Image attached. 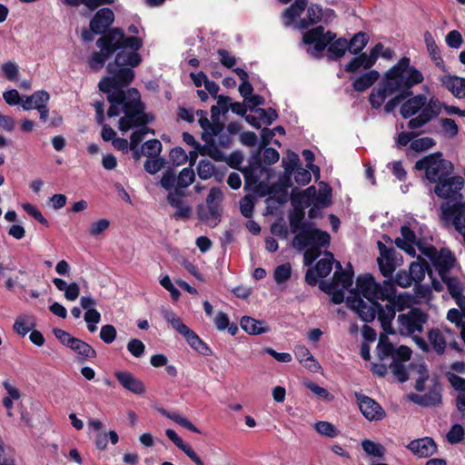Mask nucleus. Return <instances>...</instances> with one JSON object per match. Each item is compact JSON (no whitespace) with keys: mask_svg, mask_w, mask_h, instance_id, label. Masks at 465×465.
Masks as SVG:
<instances>
[{"mask_svg":"<svg viewBox=\"0 0 465 465\" xmlns=\"http://www.w3.org/2000/svg\"><path fill=\"white\" fill-rule=\"evenodd\" d=\"M99 52H94L89 58V65L92 70L97 72L104 62L114 53L116 55L113 62L106 66L108 76L99 82V89L106 94L107 101L111 104L107 115L118 116L121 112L124 114L121 117V128L128 129L132 126L129 123L142 120L139 104V92L135 88L128 86L134 78V68L142 62L137 51L142 46V40L135 36H125L121 29L115 28L103 35L96 41Z\"/></svg>","mask_w":465,"mask_h":465,"instance_id":"f257e3e1","label":"nucleus"},{"mask_svg":"<svg viewBox=\"0 0 465 465\" xmlns=\"http://www.w3.org/2000/svg\"><path fill=\"white\" fill-rule=\"evenodd\" d=\"M356 288L357 292H351L347 297L349 307L367 322L373 321L377 315L383 331L394 334L391 324L396 313L394 307L391 304L381 306L378 303V300L385 301L394 296L393 284L390 281L379 284L371 275L366 274L357 278Z\"/></svg>","mask_w":465,"mask_h":465,"instance_id":"f03ea898","label":"nucleus"},{"mask_svg":"<svg viewBox=\"0 0 465 465\" xmlns=\"http://www.w3.org/2000/svg\"><path fill=\"white\" fill-rule=\"evenodd\" d=\"M424 80L423 74L411 65L409 57H402L384 74L377 88L372 89L369 101L373 108H379L386 100L396 93L411 96V88Z\"/></svg>","mask_w":465,"mask_h":465,"instance_id":"7ed1b4c3","label":"nucleus"},{"mask_svg":"<svg viewBox=\"0 0 465 465\" xmlns=\"http://www.w3.org/2000/svg\"><path fill=\"white\" fill-rule=\"evenodd\" d=\"M336 38V34L331 31L324 32L322 26H317L306 32L303 35V43L307 45H314L313 52L315 54H321L328 46V56L336 60L342 57L346 51L349 50V44L345 38Z\"/></svg>","mask_w":465,"mask_h":465,"instance_id":"20e7f679","label":"nucleus"},{"mask_svg":"<svg viewBox=\"0 0 465 465\" xmlns=\"http://www.w3.org/2000/svg\"><path fill=\"white\" fill-rule=\"evenodd\" d=\"M415 169L425 171L426 178L430 183H437L449 175L451 163L442 158L441 153H435L417 161Z\"/></svg>","mask_w":465,"mask_h":465,"instance_id":"39448f33","label":"nucleus"},{"mask_svg":"<svg viewBox=\"0 0 465 465\" xmlns=\"http://www.w3.org/2000/svg\"><path fill=\"white\" fill-rule=\"evenodd\" d=\"M331 236L327 232L313 228L311 225H304L292 240V246L298 251L305 248H317L329 245Z\"/></svg>","mask_w":465,"mask_h":465,"instance_id":"423d86ee","label":"nucleus"},{"mask_svg":"<svg viewBox=\"0 0 465 465\" xmlns=\"http://www.w3.org/2000/svg\"><path fill=\"white\" fill-rule=\"evenodd\" d=\"M427 322L428 315L424 312L419 308H412L409 312L398 315L397 328H393L394 333L399 332L401 335L409 336L415 332H421Z\"/></svg>","mask_w":465,"mask_h":465,"instance_id":"0eeeda50","label":"nucleus"},{"mask_svg":"<svg viewBox=\"0 0 465 465\" xmlns=\"http://www.w3.org/2000/svg\"><path fill=\"white\" fill-rule=\"evenodd\" d=\"M388 333H381L379 338L377 346V355L380 361H383L385 359L391 357L392 361L401 362L407 361L411 359V350L404 345L395 349L391 342H390Z\"/></svg>","mask_w":465,"mask_h":465,"instance_id":"6e6552de","label":"nucleus"},{"mask_svg":"<svg viewBox=\"0 0 465 465\" xmlns=\"http://www.w3.org/2000/svg\"><path fill=\"white\" fill-rule=\"evenodd\" d=\"M442 110V103L435 96L430 97V104L420 114L408 122V128L415 130L422 127L432 119L436 118Z\"/></svg>","mask_w":465,"mask_h":465,"instance_id":"1a4fd4ad","label":"nucleus"},{"mask_svg":"<svg viewBox=\"0 0 465 465\" xmlns=\"http://www.w3.org/2000/svg\"><path fill=\"white\" fill-rule=\"evenodd\" d=\"M139 104H140L139 109L141 111V114L143 115V118L141 121L140 120L135 121V118L132 119L133 121H131V123H129L130 124H132V126L129 127L128 129H122L121 128V119L119 120V129L122 132H127L128 130H130L132 128L140 127L139 129L135 130L131 135V141H130V149L131 150H134V148L138 147L139 143L143 141V139L148 133H152L153 134H154L153 130H151L149 127L146 126V124L150 122V118L143 111L144 108H143V104L141 103L140 95H139Z\"/></svg>","mask_w":465,"mask_h":465,"instance_id":"9d476101","label":"nucleus"},{"mask_svg":"<svg viewBox=\"0 0 465 465\" xmlns=\"http://www.w3.org/2000/svg\"><path fill=\"white\" fill-rule=\"evenodd\" d=\"M380 257L377 259L381 272L384 277H391L398 263L397 251L393 247H387L381 242H378Z\"/></svg>","mask_w":465,"mask_h":465,"instance_id":"9b49d317","label":"nucleus"},{"mask_svg":"<svg viewBox=\"0 0 465 465\" xmlns=\"http://www.w3.org/2000/svg\"><path fill=\"white\" fill-rule=\"evenodd\" d=\"M422 254L426 255L434 262L441 276L453 267L455 262V258L449 250L442 249L438 252L434 247L427 246L422 250Z\"/></svg>","mask_w":465,"mask_h":465,"instance_id":"f8f14e48","label":"nucleus"},{"mask_svg":"<svg viewBox=\"0 0 465 465\" xmlns=\"http://www.w3.org/2000/svg\"><path fill=\"white\" fill-rule=\"evenodd\" d=\"M359 408L362 415L369 420H379L385 416V412L378 402L363 394L356 393Z\"/></svg>","mask_w":465,"mask_h":465,"instance_id":"ddd939ff","label":"nucleus"},{"mask_svg":"<svg viewBox=\"0 0 465 465\" xmlns=\"http://www.w3.org/2000/svg\"><path fill=\"white\" fill-rule=\"evenodd\" d=\"M437 183L434 192L439 197L444 199L454 197L464 184L463 178L460 176L445 177Z\"/></svg>","mask_w":465,"mask_h":465,"instance_id":"4468645a","label":"nucleus"},{"mask_svg":"<svg viewBox=\"0 0 465 465\" xmlns=\"http://www.w3.org/2000/svg\"><path fill=\"white\" fill-rule=\"evenodd\" d=\"M199 116V124L203 130L202 134V139L205 143L213 144V137L220 134L223 130V124L219 120L213 121L211 123L207 118V114L204 111L199 110L196 112Z\"/></svg>","mask_w":465,"mask_h":465,"instance_id":"2eb2a0df","label":"nucleus"},{"mask_svg":"<svg viewBox=\"0 0 465 465\" xmlns=\"http://www.w3.org/2000/svg\"><path fill=\"white\" fill-rule=\"evenodd\" d=\"M382 49H383V45L381 43H378L371 49L369 55L366 53H363L360 56L353 58L346 65L345 70L347 72H356L361 66L364 67L365 69L371 68L376 63V60L380 54V51Z\"/></svg>","mask_w":465,"mask_h":465,"instance_id":"dca6fc26","label":"nucleus"},{"mask_svg":"<svg viewBox=\"0 0 465 465\" xmlns=\"http://www.w3.org/2000/svg\"><path fill=\"white\" fill-rule=\"evenodd\" d=\"M401 237H398L395 240V244L404 250L407 253L411 255L415 254V247L417 246L419 251L422 252L427 246H424L420 241H417L416 235L412 230H411L407 226H402L401 229Z\"/></svg>","mask_w":465,"mask_h":465,"instance_id":"f3484780","label":"nucleus"},{"mask_svg":"<svg viewBox=\"0 0 465 465\" xmlns=\"http://www.w3.org/2000/svg\"><path fill=\"white\" fill-rule=\"evenodd\" d=\"M337 271L334 272L330 283H322L321 288L325 292H331V288L348 289L352 284L353 272L342 271L340 262H337Z\"/></svg>","mask_w":465,"mask_h":465,"instance_id":"a211bd4d","label":"nucleus"},{"mask_svg":"<svg viewBox=\"0 0 465 465\" xmlns=\"http://www.w3.org/2000/svg\"><path fill=\"white\" fill-rule=\"evenodd\" d=\"M114 12L109 8L100 9L90 22V29L94 34L100 35L114 22Z\"/></svg>","mask_w":465,"mask_h":465,"instance_id":"6ab92c4d","label":"nucleus"},{"mask_svg":"<svg viewBox=\"0 0 465 465\" xmlns=\"http://www.w3.org/2000/svg\"><path fill=\"white\" fill-rule=\"evenodd\" d=\"M429 104L430 98L428 99L425 94H418L405 101L400 112L403 118H410L428 106Z\"/></svg>","mask_w":465,"mask_h":465,"instance_id":"aec40b11","label":"nucleus"},{"mask_svg":"<svg viewBox=\"0 0 465 465\" xmlns=\"http://www.w3.org/2000/svg\"><path fill=\"white\" fill-rule=\"evenodd\" d=\"M408 449L420 458H426L437 451V446L431 438L425 437L411 441Z\"/></svg>","mask_w":465,"mask_h":465,"instance_id":"412c9836","label":"nucleus"},{"mask_svg":"<svg viewBox=\"0 0 465 465\" xmlns=\"http://www.w3.org/2000/svg\"><path fill=\"white\" fill-rule=\"evenodd\" d=\"M115 377L121 385L127 391L135 393V394H143L145 391V387L142 381L135 378L130 372L117 371L115 372Z\"/></svg>","mask_w":465,"mask_h":465,"instance_id":"4be33fe9","label":"nucleus"},{"mask_svg":"<svg viewBox=\"0 0 465 465\" xmlns=\"http://www.w3.org/2000/svg\"><path fill=\"white\" fill-rule=\"evenodd\" d=\"M441 389L435 384L428 393L423 395L411 394L410 399L423 407L436 406L441 401Z\"/></svg>","mask_w":465,"mask_h":465,"instance_id":"5701e85b","label":"nucleus"},{"mask_svg":"<svg viewBox=\"0 0 465 465\" xmlns=\"http://www.w3.org/2000/svg\"><path fill=\"white\" fill-rule=\"evenodd\" d=\"M441 84L455 97L465 98V79L453 75H443L440 78Z\"/></svg>","mask_w":465,"mask_h":465,"instance_id":"b1692460","label":"nucleus"},{"mask_svg":"<svg viewBox=\"0 0 465 465\" xmlns=\"http://www.w3.org/2000/svg\"><path fill=\"white\" fill-rule=\"evenodd\" d=\"M427 337L430 348L431 347L439 355L443 354L448 344V340L442 330H440V328H431L428 331Z\"/></svg>","mask_w":465,"mask_h":465,"instance_id":"393cba45","label":"nucleus"},{"mask_svg":"<svg viewBox=\"0 0 465 465\" xmlns=\"http://www.w3.org/2000/svg\"><path fill=\"white\" fill-rule=\"evenodd\" d=\"M183 141L190 145H193L195 150L202 155H209L215 160L221 159L220 151L214 146V144L206 143L204 145H201L197 143L194 137L189 133H183Z\"/></svg>","mask_w":465,"mask_h":465,"instance_id":"a878e982","label":"nucleus"},{"mask_svg":"<svg viewBox=\"0 0 465 465\" xmlns=\"http://www.w3.org/2000/svg\"><path fill=\"white\" fill-rule=\"evenodd\" d=\"M50 99V95L46 91H37L30 96H26L25 100L22 101V107L24 110H30L32 108L38 109L44 104H46Z\"/></svg>","mask_w":465,"mask_h":465,"instance_id":"bb28decb","label":"nucleus"},{"mask_svg":"<svg viewBox=\"0 0 465 465\" xmlns=\"http://www.w3.org/2000/svg\"><path fill=\"white\" fill-rule=\"evenodd\" d=\"M241 327L252 335H259L268 331V328L263 321H258L249 316L242 318Z\"/></svg>","mask_w":465,"mask_h":465,"instance_id":"cd10ccee","label":"nucleus"},{"mask_svg":"<svg viewBox=\"0 0 465 465\" xmlns=\"http://www.w3.org/2000/svg\"><path fill=\"white\" fill-rule=\"evenodd\" d=\"M380 77V74L376 70H371L353 82V88L358 92H363L371 87Z\"/></svg>","mask_w":465,"mask_h":465,"instance_id":"c85d7f7f","label":"nucleus"},{"mask_svg":"<svg viewBox=\"0 0 465 465\" xmlns=\"http://www.w3.org/2000/svg\"><path fill=\"white\" fill-rule=\"evenodd\" d=\"M323 17L322 9L316 5H311L307 9V17L299 22L300 29H307L309 26L320 22Z\"/></svg>","mask_w":465,"mask_h":465,"instance_id":"c756f323","label":"nucleus"},{"mask_svg":"<svg viewBox=\"0 0 465 465\" xmlns=\"http://www.w3.org/2000/svg\"><path fill=\"white\" fill-rule=\"evenodd\" d=\"M188 344L203 355H209L211 351L209 347L199 338V336L190 328L183 334Z\"/></svg>","mask_w":465,"mask_h":465,"instance_id":"7c9ffc66","label":"nucleus"},{"mask_svg":"<svg viewBox=\"0 0 465 465\" xmlns=\"http://www.w3.org/2000/svg\"><path fill=\"white\" fill-rule=\"evenodd\" d=\"M158 411L164 417L173 420L180 426L195 433H201V431L183 415L177 411L169 412L164 409H159Z\"/></svg>","mask_w":465,"mask_h":465,"instance_id":"2f4dec72","label":"nucleus"},{"mask_svg":"<svg viewBox=\"0 0 465 465\" xmlns=\"http://www.w3.org/2000/svg\"><path fill=\"white\" fill-rule=\"evenodd\" d=\"M306 6L307 0H295L293 4L284 10L285 25H290L304 11Z\"/></svg>","mask_w":465,"mask_h":465,"instance_id":"473e14b6","label":"nucleus"},{"mask_svg":"<svg viewBox=\"0 0 465 465\" xmlns=\"http://www.w3.org/2000/svg\"><path fill=\"white\" fill-rule=\"evenodd\" d=\"M69 348L84 359H92L96 357L95 350L92 348L88 343L78 338H74Z\"/></svg>","mask_w":465,"mask_h":465,"instance_id":"72a5a7b5","label":"nucleus"},{"mask_svg":"<svg viewBox=\"0 0 465 465\" xmlns=\"http://www.w3.org/2000/svg\"><path fill=\"white\" fill-rule=\"evenodd\" d=\"M429 270V265L426 261L412 262L409 268V272L411 275V279L414 282H420L424 277L426 272Z\"/></svg>","mask_w":465,"mask_h":465,"instance_id":"f704fd0d","label":"nucleus"},{"mask_svg":"<svg viewBox=\"0 0 465 465\" xmlns=\"http://www.w3.org/2000/svg\"><path fill=\"white\" fill-rule=\"evenodd\" d=\"M114 2V0H63V3L66 5L77 7L83 5L90 11H93L104 5L113 4Z\"/></svg>","mask_w":465,"mask_h":465,"instance_id":"c9c22d12","label":"nucleus"},{"mask_svg":"<svg viewBox=\"0 0 465 465\" xmlns=\"http://www.w3.org/2000/svg\"><path fill=\"white\" fill-rule=\"evenodd\" d=\"M231 98L224 95L217 96V104L211 108L213 121L219 120L221 114H226L230 109Z\"/></svg>","mask_w":465,"mask_h":465,"instance_id":"e433bc0d","label":"nucleus"},{"mask_svg":"<svg viewBox=\"0 0 465 465\" xmlns=\"http://www.w3.org/2000/svg\"><path fill=\"white\" fill-rule=\"evenodd\" d=\"M394 308L397 307L398 311H402L406 307H410L413 302V296L408 292H402L399 295L394 294L391 299H386Z\"/></svg>","mask_w":465,"mask_h":465,"instance_id":"4c0bfd02","label":"nucleus"},{"mask_svg":"<svg viewBox=\"0 0 465 465\" xmlns=\"http://www.w3.org/2000/svg\"><path fill=\"white\" fill-rule=\"evenodd\" d=\"M198 216L201 221L204 222L211 227H215L220 222V209H216V213H211V207H200L198 210Z\"/></svg>","mask_w":465,"mask_h":465,"instance_id":"58836bf2","label":"nucleus"},{"mask_svg":"<svg viewBox=\"0 0 465 465\" xmlns=\"http://www.w3.org/2000/svg\"><path fill=\"white\" fill-rule=\"evenodd\" d=\"M35 326L32 317L27 315L19 316L14 323V330L21 336H25Z\"/></svg>","mask_w":465,"mask_h":465,"instance_id":"ea45409f","label":"nucleus"},{"mask_svg":"<svg viewBox=\"0 0 465 465\" xmlns=\"http://www.w3.org/2000/svg\"><path fill=\"white\" fill-rule=\"evenodd\" d=\"M333 256L331 252H326L325 257L321 259L315 266L318 277H326L331 272Z\"/></svg>","mask_w":465,"mask_h":465,"instance_id":"a19ab883","label":"nucleus"},{"mask_svg":"<svg viewBox=\"0 0 465 465\" xmlns=\"http://www.w3.org/2000/svg\"><path fill=\"white\" fill-rule=\"evenodd\" d=\"M442 280L446 283L450 294L456 302L463 297L462 285L458 279L442 275Z\"/></svg>","mask_w":465,"mask_h":465,"instance_id":"79ce46f5","label":"nucleus"},{"mask_svg":"<svg viewBox=\"0 0 465 465\" xmlns=\"http://www.w3.org/2000/svg\"><path fill=\"white\" fill-rule=\"evenodd\" d=\"M223 198V192L218 187H213L209 194L206 198V204L208 207H211V213L213 214L216 213V209H220V203H222Z\"/></svg>","mask_w":465,"mask_h":465,"instance_id":"37998d69","label":"nucleus"},{"mask_svg":"<svg viewBox=\"0 0 465 465\" xmlns=\"http://www.w3.org/2000/svg\"><path fill=\"white\" fill-rule=\"evenodd\" d=\"M386 278L387 279L385 281H390L393 284L394 288L395 285H398L401 288H408L413 282L411 275L405 270L399 271L394 277L391 275V277Z\"/></svg>","mask_w":465,"mask_h":465,"instance_id":"c03bdc74","label":"nucleus"},{"mask_svg":"<svg viewBox=\"0 0 465 465\" xmlns=\"http://www.w3.org/2000/svg\"><path fill=\"white\" fill-rule=\"evenodd\" d=\"M304 211L302 207H295L294 213L290 216V228L292 233H298L306 223H303Z\"/></svg>","mask_w":465,"mask_h":465,"instance_id":"a18cd8bd","label":"nucleus"},{"mask_svg":"<svg viewBox=\"0 0 465 465\" xmlns=\"http://www.w3.org/2000/svg\"><path fill=\"white\" fill-rule=\"evenodd\" d=\"M282 163L284 168V174L286 176H291L298 167L300 159L297 153L288 151L286 156L282 158Z\"/></svg>","mask_w":465,"mask_h":465,"instance_id":"49530a36","label":"nucleus"},{"mask_svg":"<svg viewBox=\"0 0 465 465\" xmlns=\"http://www.w3.org/2000/svg\"><path fill=\"white\" fill-rule=\"evenodd\" d=\"M424 42L427 46V50L433 61H435L437 65L442 64V59L440 55L439 48L430 32H425L424 34Z\"/></svg>","mask_w":465,"mask_h":465,"instance_id":"de8ad7c7","label":"nucleus"},{"mask_svg":"<svg viewBox=\"0 0 465 465\" xmlns=\"http://www.w3.org/2000/svg\"><path fill=\"white\" fill-rule=\"evenodd\" d=\"M194 179L195 173L192 167L183 168L177 176V186L175 188L181 190L187 188L194 182Z\"/></svg>","mask_w":465,"mask_h":465,"instance_id":"09e8293b","label":"nucleus"},{"mask_svg":"<svg viewBox=\"0 0 465 465\" xmlns=\"http://www.w3.org/2000/svg\"><path fill=\"white\" fill-rule=\"evenodd\" d=\"M367 43H368L367 35L364 33H358L351 39L350 42H348L349 51L351 54H357L365 47Z\"/></svg>","mask_w":465,"mask_h":465,"instance_id":"8fccbe9b","label":"nucleus"},{"mask_svg":"<svg viewBox=\"0 0 465 465\" xmlns=\"http://www.w3.org/2000/svg\"><path fill=\"white\" fill-rule=\"evenodd\" d=\"M162 143L157 139H152L145 142L142 146V152L144 156L149 158L156 157L162 152Z\"/></svg>","mask_w":465,"mask_h":465,"instance_id":"3c124183","label":"nucleus"},{"mask_svg":"<svg viewBox=\"0 0 465 465\" xmlns=\"http://www.w3.org/2000/svg\"><path fill=\"white\" fill-rule=\"evenodd\" d=\"M439 124L443 134L449 138H454L459 133V126L451 118H440Z\"/></svg>","mask_w":465,"mask_h":465,"instance_id":"603ef678","label":"nucleus"},{"mask_svg":"<svg viewBox=\"0 0 465 465\" xmlns=\"http://www.w3.org/2000/svg\"><path fill=\"white\" fill-rule=\"evenodd\" d=\"M361 446L363 450L369 455L382 458L385 454V449L381 444L370 440H363Z\"/></svg>","mask_w":465,"mask_h":465,"instance_id":"864d4df0","label":"nucleus"},{"mask_svg":"<svg viewBox=\"0 0 465 465\" xmlns=\"http://www.w3.org/2000/svg\"><path fill=\"white\" fill-rule=\"evenodd\" d=\"M389 369L399 381L404 382L408 380L407 371L403 362L391 361L389 364Z\"/></svg>","mask_w":465,"mask_h":465,"instance_id":"5fc2aeb1","label":"nucleus"},{"mask_svg":"<svg viewBox=\"0 0 465 465\" xmlns=\"http://www.w3.org/2000/svg\"><path fill=\"white\" fill-rule=\"evenodd\" d=\"M214 165L207 160H201L197 165V173L203 180L210 179L214 173Z\"/></svg>","mask_w":465,"mask_h":465,"instance_id":"6e6d98bb","label":"nucleus"},{"mask_svg":"<svg viewBox=\"0 0 465 465\" xmlns=\"http://www.w3.org/2000/svg\"><path fill=\"white\" fill-rule=\"evenodd\" d=\"M291 273V265L289 263H285L275 268L273 277L277 283H282L290 279Z\"/></svg>","mask_w":465,"mask_h":465,"instance_id":"4d7b16f0","label":"nucleus"},{"mask_svg":"<svg viewBox=\"0 0 465 465\" xmlns=\"http://www.w3.org/2000/svg\"><path fill=\"white\" fill-rule=\"evenodd\" d=\"M435 145V141L428 136L414 139L411 143V148L416 152L426 151Z\"/></svg>","mask_w":465,"mask_h":465,"instance_id":"13d9d810","label":"nucleus"},{"mask_svg":"<svg viewBox=\"0 0 465 465\" xmlns=\"http://www.w3.org/2000/svg\"><path fill=\"white\" fill-rule=\"evenodd\" d=\"M314 428L318 433L329 438H334L338 435L335 427L328 421H319L315 423Z\"/></svg>","mask_w":465,"mask_h":465,"instance_id":"bf43d9fd","label":"nucleus"},{"mask_svg":"<svg viewBox=\"0 0 465 465\" xmlns=\"http://www.w3.org/2000/svg\"><path fill=\"white\" fill-rule=\"evenodd\" d=\"M161 185L165 190H172L177 186L176 173L172 170H166L161 179Z\"/></svg>","mask_w":465,"mask_h":465,"instance_id":"052dcab7","label":"nucleus"},{"mask_svg":"<svg viewBox=\"0 0 465 465\" xmlns=\"http://www.w3.org/2000/svg\"><path fill=\"white\" fill-rule=\"evenodd\" d=\"M127 350L133 356L140 358L144 353L145 346L141 340L131 339L127 343Z\"/></svg>","mask_w":465,"mask_h":465,"instance_id":"680f3d73","label":"nucleus"},{"mask_svg":"<svg viewBox=\"0 0 465 465\" xmlns=\"http://www.w3.org/2000/svg\"><path fill=\"white\" fill-rule=\"evenodd\" d=\"M253 196L252 195H245L241 201H240V209L242 214L246 218H251L253 213Z\"/></svg>","mask_w":465,"mask_h":465,"instance_id":"e2e57ef3","label":"nucleus"},{"mask_svg":"<svg viewBox=\"0 0 465 465\" xmlns=\"http://www.w3.org/2000/svg\"><path fill=\"white\" fill-rule=\"evenodd\" d=\"M100 338L104 342L107 344L112 343L116 338L115 327L112 324L102 326L100 331Z\"/></svg>","mask_w":465,"mask_h":465,"instance_id":"0e129e2a","label":"nucleus"},{"mask_svg":"<svg viewBox=\"0 0 465 465\" xmlns=\"http://www.w3.org/2000/svg\"><path fill=\"white\" fill-rule=\"evenodd\" d=\"M258 170L261 171V166L259 163L251 165L250 167L242 170L245 183L247 185L255 184L259 181V177L256 174V171H258Z\"/></svg>","mask_w":465,"mask_h":465,"instance_id":"69168bd1","label":"nucleus"},{"mask_svg":"<svg viewBox=\"0 0 465 465\" xmlns=\"http://www.w3.org/2000/svg\"><path fill=\"white\" fill-rule=\"evenodd\" d=\"M170 159L174 165L179 166L187 162L188 155L183 148L176 147L170 152Z\"/></svg>","mask_w":465,"mask_h":465,"instance_id":"338daca9","label":"nucleus"},{"mask_svg":"<svg viewBox=\"0 0 465 465\" xmlns=\"http://www.w3.org/2000/svg\"><path fill=\"white\" fill-rule=\"evenodd\" d=\"M464 435L463 427L460 424H455L451 427L447 434V440L450 443L455 444L460 442Z\"/></svg>","mask_w":465,"mask_h":465,"instance_id":"774afa93","label":"nucleus"}]
</instances>
